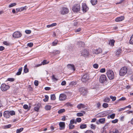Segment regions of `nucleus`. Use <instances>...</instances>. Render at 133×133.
<instances>
[{
    "label": "nucleus",
    "mask_w": 133,
    "mask_h": 133,
    "mask_svg": "<svg viewBox=\"0 0 133 133\" xmlns=\"http://www.w3.org/2000/svg\"><path fill=\"white\" fill-rule=\"evenodd\" d=\"M84 133H94L93 132L90 130H87Z\"/></svg>",
    "instance_id": "59"
},
{
    "label": "nucleus",
    "mask_w": 133,
    "mask_h": 133,
    "mask_svg": "<svg viewBox=\"0 0 133 133\" xmlns=\"http://www.w3.org/2000/svg\"><path fill=\"white\" fill-rule=\"evenodd\" d=\"M91 128L94 129H95L96 127L94 125L92 124L91 125Z\"/></svg>",
    "instance_id": "58"
},
{
    "label": "nucleus",
    "mask_w": 133,
    "mask_h": 133,
    "mask_svg": "<svg viewBox=\"0 0 133 133\" xmlns=\"http://www.w3.org/2000/svg\"><path fill=\"white\" fill-rule=\"evenodd\" d=\"M93 66L94 68L97 69L98 68V64L95 63L93 64Z\"/></svg>",
    "instance_id": "48"
},
{
    "label": "nucleus",
    "mask_w": 133,
    "mask_h": 133,
    "mask_svg": "<svg viewBox=\"0 0 133 133\" xmlns=\"http://www.w3.org/2000/svg\"><path fill=\"white\" fill-rule=\"evenodd\" d=\"M24 72L25 73H26L28 72L29 70L28 68H25V69H24Z\"/></svg>",
    "instance_id": "60"
},
{
    "label": "nucleus",
    "mask_w": 133,
    "mask_h": 133,
    "mask_svg": "<svg viewBox=\"0 0 133 133\" xmlns=\"http://www.w3.org/2000/svg\"><path fill=\"white\" fill-rule=\"evenodd\" d=\"M23 128H21L19 129H17L16 130V133H20L23 130Z\"/></svg>",
    "instance_id": "32"
},
{
    "label": "nucleus",
    "mask_w": 133,
    "mask_h": 133,
    "mask_svg": "<svg viewBox=\"0 0 133 133\" xmlns=\"http://www.w3.org/2000/svg\"><path fill=\"white\" fill-rule=\"evenodd\" d=\"M76 120L77 122H80L81 121V119L80 118H76Z\"/></svg>",
    "instance_id": "57"
},
{
    "label": "nucleus",
    "mask_w": 133,
    "mask_h": 133,
    "mask_svg": "<svg viewBox=\"0 0 133 133\" xmlns=\"http://www.w3.org/2000/svg\"><path fill=\"white\" fill-rule=\"evenodd\" d=\"M69 126L70 129H73L74 128L75 126L74 125H69Z\"/></svg>",
    "instance_id": "51"
},
{
    "label": "nucleus",
    "mask_w": 133,
    "mask_h": 133,
    "mask_svg": "<svg viewBox=\"0 0 133 133\" xmlns=\"http://www.w3.org/2000/svg\"><path fill=\"white\" fill-rule=\"evenodd\" d=\"M69 10L68 8H63L61 11V13L62 14H67Z\"/></svg>",
    "instance_id": "12"
},
{
    "label": "nucleus",
    "mask_w": 133,
    "mask_h": 133,
    "mask_svg": "<svg viewBox=\"0 0 133 133\" xmlns=\"http://www.w3.org/2000/svg\"><path fill=\"white\" fill-rule=\"evenodd\" d=\"M60 52L58 50H55L53 52V54L55 55H56V54H59Z\"/></svg>",
    "instance_id": "46"
},
{
    "label": "nucleus",
    "mask_w": 133,
    "mask_h": 133,
    "mask_svg": "<svg viewBox=\"0 0 133 133\" xmlns=\"http://www.w3.org/2000/svg\"><path fill=\"white\" fill-rule=\"evenodd\" d=\"M22 70V67H21L19 68L18 70V71L16 73V75H20L21 73V72Z\"/></svg>",
    "instance_id": "20"
},
{
    "label": "nucleus",
    "mask_w": 133,
    "mask_h": 133,
    "mask_svg": "<svg viewBox=\"0 0 133 133\" xmlns=\"http://www.w3.org/2000/svg\"><path fill=\"white\" fill-rule=\"evenodd\" d=\"M81 56L84 57L87 56L89 54L88 51L85 49L83 50L81 52Z\"/></svg>",
    "instance_id": "10"
},
{
    "label": "nucleus",
    "mask_w": 133,
    "mask_h": 133,
    "mask_svg": "<svg viewBox=\"0 0 133 133\" xmlns=\"http://www.w3.org/2000/svg\"><path fill=\"white\" fill-rule=\"evenodd\" d=\"M34 84L36 86H37L38 85V81L35 80L34 82Z\"/></svg>",
    "instance_id": "56"
},
{
    "label": "nucleus",
    "mask_w": 133,
    "mask_h": 133,
    "mask_svg": "<svg viewBox=\"0 0 133 133\" xmlns=\"http://www.w3.org/2000/svg\"><path fill=\"white\" fill-rule=\"evenodd\" d=\"M108 79L106 76L104 75H102L100 77L99 81L100 83H104L107 81Z\"/></svg>",
    "instance_id": "3"
},
{
    "label": "nucleus",
    "mask_w": 133,
    "mask_h": 133,
    "mask_svg": "<svg viewBox=\"0 0 133 133\" xmlns=\"http://www.w3.org/2000/svg\"><path fill=\"white\" fill-rule=\"evenodd\" d=\"M11 127V124L6 125L4 126V129H8L10 128Z\"/></svg>",
    "instance_id": "36"
},
{
    "label": "nucleus",
    "mask_w": 133,
    "mask_h": 133,
    "mask_svg": "<svg viewBox=\"0 0 133 133\" xmlns=\"http://www.w3.org/2000/svg\"><path fill=\"white\" fill-rule=\"evenodd\" d=\"M77 108L79 109H80L82 108H85V109H87V108L85 105L82 103H80L78 104L77 107Z\"/></svg>",
    "instance_id": "14"
},
{
    "label": "nucleus",
    "mask_w": 133,
    "mask_h": 133,
    "mask_svg": "<svg viewBox=\"0 0 133 133\" xmlns=\"http://www.w3.org/2000/svg\"><path fill=\"white\" fill-rule=\"evenodd\" d=\"M9 112L10 115L11 116L14 115L15 114V111L13 110L10 111H9Z\"/></svg>",
    "instance_id": "39"
},
{
    "label": "nucleus",
    "mask_w": 133,
    "mask_h": 133,
    "mask_svg": "<svg viewBox=\"0 0 133 133\" xmlns=\"http://www.w3.org/2000/svg\"><path fill=\"white\" fill-rule=\"evenodd\" d=\"M103 107L104 108H107L108 107V104L107 103H104L103 104Z\"/></svg>",
    "instance_id": "43"
},
{
    "label": "nucleus",
    "mask_w": 133,
    "mask_h": 133,
    "mask_svg": "<svg viewBox=\"0 0 133 133\" xmlns=\"http://www.w3.org/2000/svg\"><path fill=\"white\" fill-rule=\"evenodd\" d=\"M3 43L4 45H9L10 43L7 41H4L3 42Z\"/></svg>",
    "instance_id": "53"
},
{
    "label": "nucleus",
    "mask_w": 133,
    "mask_h": 133,
    "mask_svg": "<svg viewBox=\"0 0 133 133\" xmlns=\"http://www.w3.org/2000/svg\"><path fill=\"white\" fill-rule=\"evenodd\" d=\"M124 16H121L116 18L115 19V21L116 22L121 21L124 19Z\"/></svg>",
    "instance_id": "18"
},
{
    "label": "nucleus",
    "mask_w": 133,
    "mask_h": 133,
    "mask_svg": "<svg viewBox=\"0 0 133 133\" xmlns=\"http://www.w3.org/2000/svg\"><path fill=\"white\" fill-rule=\"evenodd\" d=\"M82 8L84 12H86L89 9V8L87 6L86 4L84 3L82 4Z\"/></svg>",
    "instance_id": "8"
},
{
    "label": "nucleus",
    "mask_w": 133,
    "mask_h": 133,
    "mask_svg": "<svg viewBox=\"0 0 133 133\" xmlns=\"http://www.w3.org/2000/svg\"><path fill=\"white\" fill-rule=\"evenodd\" d=\"M24 109H27L28 108V106L26 104H25L23 106Z\"/></svg>",
    "instance_id": "61"
},
{
    "label": "nucleus",
    "mask_w": 133,
    "mask_h": 133,
    "mask_svg": "<svg viewBox=\"0 0 133 133\" xmlns=\"http://www.w3.org/2000/svg\"><path fill=\"white\" fill-rule=\"evenodd\" d=\"M115 114L113 113L110 115H108L107 117V118L108 119L111 118V119H113L114 118L115 116Z\"/></svg>",
    "instance_id": "21"
},
{
    "label": "nucleus",
    "mask_w": 133,
    "mask_h": 133,
    "mask_svg": "<svg viewBox=\"0 0 133 133\" xmlns=\"http://www.w3.org/2000/svg\"><path fill=\"white\" fill-rule=\"evenodd\" d=\"M87 127V125L86 124H82L80 125V128L81 129H85Z\"/></svg>",
    "instance_id": "29"
},
{
    "label": "nucleus",
    "mask_w": 133,
    "mask_h": 133,
    "mask_svg": "<svg viewBox=\"0 0 133 133\" xmlns=\"http://www.w3.org/2000/svg\"><path fill=\"white\" fill-rule=\"evenodd\" d=\"M74 120L71 119L70 121V123L69 124L72 125L74 123Z\"/></svg>",
    "instance_id": "55"
},
{
    "label": "nucleus",
    "mask_w": 133,
    "mask_h": 133,
    "mask_svg": "<svg viewBox=\"0 0 133 133\" xmlns=\"http://www.w3.org/2000/svg\"><path fill=\"white\" fill-rule=\"evenodd\" d=\"M47 61L46 60H44L42 62V63L43 65H44L47 64L48 63L46 62Z\"/></svg>",
    "instance_id": "64"
},
{
    "label": "nucleus",
    "mask_w": 133,
    "mask_h": 133,
    "mask_svg": "<svg viewBox=\"0 0 133 133\" xmlns=\"http://www.w3.org/2000/svg\"><path fill=\"white\" fill-rule=\"evenodd\" d=\"M45 98L43 99V100L45 102H47L48 100L49 97L47 95H46L45 96Z\"/></svg>",
    "instance_id": "33"
},
{
    "label": "nucleus",
    "mask_w": 133,
    "mask_h": 133,
    "mask_svg": "<svg viewBox=\"0 0 133 133\" xmlns=\"http://www.w3.org/2000/svg\"><path fill=\"white\" fill-rule=\"evenodd\" d=\"M26 6H24L23 7H22L20 8H19L20 12L21 11L23 10H25L26 9Z\"/></svg>",
    "instance_id": "47"
},
{
    "label": "nucleus",
    "mask_w": 133,
    "mask_h": 133,
    "mask_svg": "<svg viewBox=\"0 0 133 133\" xmlns=\"http://www.w3.org/2000/svg\"><path fill=\"white\" fill-rule=\"evenodd\" d=\"M126 98L125 97H123L119 99V101H124L125 100Z\"/></svg>",
    "instance_id": "62"
},
{
    "label": "nucleus",
    "mask_w": 133,
    "mask_h": 133,
    "mask_svg": "<svg viewBox=\"0 0 133 133\" xmlns=\"http://www.w3.org/2000/svg\"><path fill=\"white\" fill-rule=\"evenodd\" d=\"M66 98V95L64 94H61L60 95L59 97V100L64 101L65 100Z\"/></svg>",
    "instance_id": "11"
},
{
    "label": "nucleus",
    "mask_w": 133,
    "mask_h": 133,
    "mask_svg": "<svg viewBox=\"0 0 133 133\" xmlns=\"http://www.w3.org/2000/svg\"><path fill=\"white\" fill-rule=\"evenodd\" d=\"M97 2V0H91V3L93 5L96 4Z\"/></svg>",
    "instance_id": "25"
},
{
    "label": "nucleus",
    "mask_w": 133,
    "mask_h": 133,
    "mask_svg": "<svg viewBox=\"0 0 133 133\" xmlns=\"http://www.w3.org/2000/svg\"><path fill=\"white\" fill-rule=\"evenodd\" d=\"M5 49L4 47L2 46H0V51H2L4 50Z\"/></svg>",
    "instance_id": "63"
},
{
    "label": "nucleus",
    "mask_w": 133,
    "mask_h": 133,
    "mask_svg": "<svg viewBox=\"0 0 133 133\" xmlns=\"http://www.w3.org/2000/svg\"><path fill=\"white\" fill-rule=\"evenodd\" d=\"M22 34L19 31H16L13 34V37L14 38H18L21 36Z\"/></svg>",
    "instance_id": "9"
},
{
    "label": "nucleus",
    "mask_w": 133,
    "mask_h": 133,
    "mask_svg": "<svg viewBox=\"0 0 133 133\" xmlns=\"http://www.w3.org/2000/svg\"><path fill=\"white\" fill-rule=\"evenodd\" d=\"M58 41L57 40H55L52 43V45L53 46H55L58 43Z\"/></svg>",
    "instance_id": "37"
},
{
    "label": "nucleus",
    "mask_w": 133,
    "mask_h": 133,
    "mask_svg": "<svg viewBox=\"0 0 133 133\" xmlns=\"http://www.w3.org/2000/svg\"><path fill=\"white\" fill-rule=\"evenodd\" d=\"M10 88L8 85H6L5 84H2L1 86V89L3 91H5L8 90Z\"/></svg>",
    "instance_id": "7"
},
{
    "label": "nucleus",
    "mask_w": 133,
    "mask_h": 133,
    "mask_svg": "<svg viewBox=\"0 0 133 133\" xmlns=\"http://www.w3.org/2000/svg\"><path fill=\"white\" fill-rule=\"evenodd\" d=\"M56 25L57 24L56 23H54L50 25H47L46 27H47L49 28L56 26Z\"/></svg>",
    "instance_id": "28"
},
{
    "label": "nucleus",
    "mask_w": 133,
    "mask_h": 133,
    "mask_svg": "<svg viewBox=\"0 0 133 133\" xmlns=\"http://www.w3.org/2000/svg\"><path fill=\"white\" fill-rule=\"evenodd\" d=\"M105 119L104 118H100L99 120V122L101 123H105Z\"/></svg>",
    "instance_id": "26"
},
{
    "label": "nucleus",
    "mask_w": 133,
    "mask_h": 133,
    "mask_svg": "<svg viewBox=\"0 0 133 133\" xmlns=\"http://www.w3.org/2000/svg\"><path fill=\"white\" fill-rule=\"evenodd\" d=\"M89 79V75L88 74L84 75L82 77L81 80L84 82H85Z\"/></svg>",
    "instance_id": "4"
},
{
    "label": "nucleus",
    "mask_w": 133,
    "mask_h": 133,
    "mask_svg": "<svg viewBox=\"0 0 133 133\" xmlns=\"http://www.w3.org/2000/svg\"><path fill=\"white\" fill-rule=\"evenodd\" d=\"M33 44L32 43H29L27 44V46L29 47H31L33 46Z\"/></svg>",
    "instance_id": "49"
},
{
    "label": "nucleus",
    "mask_w": 133,
    "mask_h": 133,
    "mask_svg": "<svg viewBox=\"0 0 133 133\" xmlns=\"http://www.w3.org/2000/svg\"><path fill=\"white\" fill-rule=\"evenodd\" d=\"M41 104L39 103H38L37 104H36L35 105L34 110L35 111L38 112L39 110V108L41 107Z\"/></svg>",
    "instance_id": "15"
},
{
    "label": "nucleus",
    "mask_w": 133,
    "mask_h": 133,
    "mask_svg": "<svg viewBox=\"0 0 133 133\" xmlns=\"http://www.w3.org/2000/svg\"><path fill=\"white\" fill-rule=\"evenodd\" d=\"M59 125L60 127L59 129L63 130L65 128V124L64 122H61L59 123Z\"/></svg>",
    "instance_id": "13"
},
{
    "label": "nucleus",
    "mask_w": 133,
    "mask_h": 133,
    "mask_svg": "<svg viewBox=\"0 0 133 133\" xmlns=\"http://www.w3.org/2000/svg\"><path fill=\"white\" fill-rule=\"evenodd\" d=\"M65 111V110L64 109H63L58 110V112L59 114H61L64 112Z\"/></svg>",
    "instance_id": "27"
},
{
    "label": "nucleus",
    "mask_w": 133,
    "mask_h": 133,
    "mask_svg": "<svg viewBox=\"0 0 133 133\" xmlns=\"http://www.w3.org/2000/svg\"><path fill=\"white\" fill-rule=\"evenodd\" d=\"M128 70L126 67H123L120 69L119 71V75L120 76H124L127 73Z\"/></svg>",
    "instance_id": "2"
},
{
    "label": "nucleus",
    "mask_w": 133,
    "mask_h": 133,
    "mask_svg": "<svg viewBox=\"0 0 133 133\" xmlns=\"http://www.w3.org/2000/svg\"><path fill=\"white\" fill-rule=\"evenodd\" d=\"M107 74L109 79L112 80L114 79V75L113 71L111 70H107Z\"/></svg>",
    "instance_id": "1"
},
{
    "label": "nucleus",
    "mask_w": 133,
    "mask_h": 133,
    "mask_svg": "<svg viewBox=\"0 0 133 133\" xmlns=\"http://www.w3.org/2000/svg\"><path fill=\"white\" fill-rule=\"evenodd\" d=\"M110 100V98L109 97H106L105 98L104 101L105 102H108Z\"/></svg>",
    "instance_id": "34"
},
{
    "label": "nucleus",
    "mask_w": 133,
    "mask_h": 133,
    "mask_svg": "<svg viewBox=\"0 0 133 133\" xmlns=\"http://www.w3.org/2000/svg\"><path fill=\"white\" fill-rule=\"evenodd\" d=\"M105 71V69L104 68L101 69L100 70V72L101 73H104Z\"/></svg>",
    "instance_id": "52"
},
{
    "label": "nucleus",
    "mask_w": 133,
    "mask_h": 133,
    "mask_svg": "<svg viewBox=\"0 0 133 133\" xmlns=\"http://www.w3.org/2000/svg\"><path fill=\"white\" fill-rule=\"evenodd\" d=\"M110 98L111 99H112V101H115L116 99V97L115 96H110Z\"/></svg>",
    "instance_id": "38"
},
{
    "label": "nucleus",
    "mask_w": 133,
    "mask_h": 133,
    "mask_svg": "<svg viewBox=\"0 0 133 133\" xmlns=\"http://www.w3.org/2000/svg\"><path fill=\"white\" fill-rule=\"evenodd\" d=\"M16 5V3H14L11 4L9 6V8H11L13 6H15Z\"/></svg>",
    "instance_id": "40"
},
{
    "label": "nucleus",
    "mask_w": 133,
    "mask_h": 133,
    "mask_svg": "<svg viewBox=\"0 0 133 133\" xmlns=\"http://www.w3.org/2000/svg\"><path fill=\"white\" fill-rule=\"evenodd\" d=\"M25 32L27 34H30L31 33V31L29 30H26L25 31Z\"/></svg>",
    "instance_id": "54"
},
{
    "label": "nucleus",
    "mask_w": 133,
    "mask_h": 133,
    "mask_svg": "<svg viewBox=\"0 0 133 133\" xmlns=\"http://www.w3.org/2000/svg\"><path fill=\"white\" fill-rule=\"evenodd\" d=\"M122 51V50L120 48L118 49L116 53V55L117 56L119 55L121 53Z\"/></svg>",
    "instance_id": "22"
},
{
    "label": "nucleus",
    "mask_w": 133,
    "mask_h": 133,
    "mask_svg": "<svg viewBox=\"0 0 133 133\" xmlns=\"http://www.w3.org/2000/svg\"><path fill=\"white\" fill-rule=\"evenodd\" d=\"M102 52V50L101 48H99L98 49H96L95 51V53L96 54H98L100 53L101 52Z\"/></svg>",
    "instance_id": "24"
},
{
    "label": "nucleus",
    "mask_w": 133,
    "mask_h": 133,
    "mask_svg": "<svg viewBox=\"0 0 133 133\" xmlns=\"http://www.w3.org/2000/svg\"><path fill=\"white\" fill-rule=\"evenodd\" d=\"M129 42L130 44H133V34L131 36Z\"/></svg>",
    "instance_id": "31"
},
{
    "label": "nucleus",
    "mask_w": 133,
    "mask_h": 133,
    "mask_svg": "<svg viewBox=\"0 0 133 133\" xmlns=\"http://www.w3.org/2000/svg\"><path fill=\"white\" fill-rule=\"evenodd\" d=\"M3 115L6 118H9L10 116L9 111H5Z\"/></svg>",
    "instance_id": "17"
},
{
    "label": "nucleus",
    "mask_w": 133,
    "mask_h": 133,
    "mask_svg": "<svg viewBox=\"0 0 133 133\" xmlns=\"http://www.w3.org/2000/svg\"><path fill=\"white\" fill-rule=\"evenodd\" d=\"M80 6L78 4H75L72 8V10L74 12L79 11L80 9Z\"/></svg>",
    "instance_id": "5"
},
{
    "label": "nucleus",
    "mask_w": 133,
    "mask_h": 133,
    "mask_svg": "<svg viewBox=\"0 0 133 133\" xmlns=\"http://www.w3.org/2000/svg\"><path fill=\"white\" fill-rule=\"evenodd\" d=\"M7 81L12 82L15 81V79L13 78H8L7 79Z\"/></svg>",
    "instance_id": "42"
},
{
    "label": "nucleus",
    "mask_w": 133,
    "mask_h": 133,
    "mask_svg": "<svg viewBox=\"0 0 133 133\" xmlns=\"http://www.w3.org/2000/svg\"><path fill=\"white\" fill-rule=\"evenodd\" d=\"M77 45H78L79 47H83L84 46V43L82 41L78 42L77 43Z\"/></svg>",
    "instance_id": "19"
},
{
    "label": "nucleus",
    "mask_w": 133,
    "mask_h": 133,
    "mask_svg": "<svg viewBox=\"0 0 133 133\" xmlns=\"http://www.w3.org/2000/svg\"><path fill=\"white\" fill-rule=\"evenodd\" d=\"M115 42V41L114 39H112L109 42V44L110 45L113 46L114 45V43Z\"/></svg>",
    "instance_id": "23"
},
{
    "label": "nucleus",
    "mask_w": 133,
    "mask_h": 133,
    "mask_svg": "<svg viewBox=\"0 0 133 133\" xmlns=\"http://www.w3.org/2000/svg\"><path fill=\"white\" fill-rule=\"evenodd\" d=\"M76 115L77 116L81 117L83 116V114L81 112H78L77 113Z\"/></svg>",
    "instance_id": "41"
},
{
    "label": "nucleus",
    "mask_w": 133,
    "mask_h": 133,
    "mask_svg": "<svg viewBox=\"0 0 133 133\" xmlns=\"http://www.w3.org/2000/svg\"><path fill=\"white\" fill-rule=\"evenodd\" d=\"M51 106L49 105H46L45 106V108L46 110H50L51 108Z\"/></svg>",
    "instance_id": "30"
},
{
    "label": "nucleus",
    "mask_w": 133,
    "mask_h": 133,
    "mask_svg": "<svg viewBox=\"0 0 133 133\" xmlns=\"http://www.w3.org/2000/svg\"><path fill=\"white\" fill-rule=\"evenodd\" d=\"M109 124L108 123H107L105 124V125L103 127V129H105L107 128H108V125Z\"/></svg>",
    "instance_id": "45"
},
{
    "label": "nucleus",
    "mask_w": 133,
    "mask_h": 133,
    "mask_svg": "<svg viewBox=\"0 0 133 133\" xmlns=\"http://www.w3.org/2000/svg\"><path fill=\"white\" fill-rule=\"evenodd\" d=\"M51 100H54L56 99V97L55 94H52L51 95Z\"/></svg>",
    "instance_id": "35"
},
{
    "label": "nucleus",
    "mask_w": 133,
    "mask_h": 133,
    "mask_svg": "<svg viewBox=\"0 0 133 133\" xmlns=\"http://www.w3.org/2000/svg\"><path fill=\"white\" fill-rule=\"evenodd\" d=\"M67 67L69 69L74 71L75 70L74 65L73 64H69L67 65Z\"/></svg>",
    "instance_id": "16"
},
{
    "label": "nucleus",
    "mask_w": 133,
    "mask_h": 133,
    "mask_svg": "<svg viewBox=\"0 0 133 133\" xmlns=\"http://www.w3.org/2000/svg\"><path fill=\"white\" fill-rule=\"evenodd\" d=\"M52 79L54 81H57V79L55 77L54 75H53L52 77Z\"/></svg>",
    "instance_id": "44"
},
{
    "label": "nucleus",
    "mask_w": 133,
    "mask_h": 133,
    "mask_svg": "<svg viewBox=\"0 0 133 133\" xmlns=\"http://www.w3.org/2000/svg\"><path fill=\"white\" fill-rule=\"evenodd\" d=\"M118 121V120L117 119H116L111 121V122L113 123H117Z\"/></svg>",
    "instance_id": "50"
},
{
    "label": "nucleus",
    "mask_w": 133,
    "mask_h": 133,
    "mask_svg": "<svg viewBox=\"0 0 133 133\" xmlns=\"http://www.w3.org/2000/svg\"><path fill=\"white\" fill-rule=\"evenodd\" d=\"M79 91L81 94L83 96L86 95L87 93V89L84 87L80 88Z\"/></svg>",
    "instance_id": "6"
}]
</instances>
